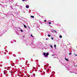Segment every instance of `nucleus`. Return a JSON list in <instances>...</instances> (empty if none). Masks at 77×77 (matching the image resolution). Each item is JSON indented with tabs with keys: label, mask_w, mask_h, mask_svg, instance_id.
I'll return each instance as SVG.
<instances>
[{
	"label": "nucleus",
	"mask_w": 77,
	"mask_h": 77,
	"mask_svg": "<svg viewBox=\"0 0 77 77\" xmlns=\"http://www.w3.org/2000/svg\"><path fill=\"white\" fill-rule=\"evenodd\" d=\"M69 54V55H71V54H72V53H70Z\"/></svg>",
	"instance_id": "nucleus-9"
},
{
	"label": "nucleus",
	"mask_w": 77,
	"mask_h": 77,
	"mask_svg": "<svg viewBox=\"0 0 77 77\" xmlns=\"http://www.w3.org/2000/svg\"><path fill=\"white\" fill-rule=\"evenodd\" d=\"M65 59L66 60H67V61H68V59H67L66 58H65Z\"/></svg>",
	"instance_id": "nucleus-7"
},
{
	"label": "nucleus",
	"mask_w": 77,
	"mask_h": 77,
	"mask_svg": "<svg viewBox=\"0 0 77 77\" xmlns=\"http://www.w3.org/2000/svg\"><path fill=\"white\" fill-rule=\"evenodd\" d=\"M48 55H49V54H48V53H47L46 54V55H45V57H47V56H48Z\"/></svg>",
	"instance_id": "nucleus-1"
},
{
	"label": "nucleus",
	"mask_w": 77,
	"mask_h": 77,
	"mask_svg": "<svg viewBox=\"0 0 77 77\" xmlns=\"http://www.w3.org/2000/svg\"><path fill=\"white\" fill-rule=\"evenodd\" d=\"M31 18H34V16H31Z\"/></svg>",
	"instance_id": "nucleus-5"
},
{
	"label": "nucleus",
	"mask_w": 77,
	"mask_h": 77,
	"mask_svg": "<svg viewBox=\"0 0 77 77\" xmlns=\"http://www.w3.org/2000/svg\"><path fill=\"white\" fill-rule=\"evenodd\" d=\"M21 32H23V30L21 29Z\"/></svg>",
	"instance_id": "nucleus-12"
},
{
	"label": "nucleus",
	"mask_w": 77,
	"mask_h": 77,
	"mask_svg": "<svg viewBox=\"0 0 77 77\" xmlns=\"http://www.w3.org/2000/svg\"><path fill=\"white\" fill-rule=\"evenodd\" d=\"M60 38H62V35H60Z\"/></svg>",
	"instance_id": "nucleus-8"
},
{
	"label": "nucleus",
	"mask_w": 77,
	"mask_h": 77,
	"mask_svg": "<svg viewBox=\"0 0 77 77\" xmlns=\"http://www.w3.org/2000/svg\"><path fill=\"white\" fill-rule=\"evenodd\" d=\"M54 47H56V45H54Z\"/></svg>",
	"instance_id": "nucleus-11"
},
{
	"label": "nucleus",
	"mask_w": 77,
	"mask_h": 77,
	"mask_svg": "<svg viewBox=\"0 0 77 77\" xmlns=\"http://www.w3.org/2000/svg\"><path fill=\"white\" fill-rule=\"evenodd\" d=\"M4 72V74H5V72Z\"/></svg>",
	"instance_id": "nucleus-20"
},
{
	"label": "nucleus",
	"mask_w": 77,
	"mask_h": 77,
	"mask_svg": "<svg viewBox=\"0 0 77 77\" xmlns=\"http://www.w3.org/2000/svg\"><path fill=\"white\" fill-rule=\"evenodd\" d=\"M49 24H51V22H49Z\"/></svg>",
	"instance_id": "nucleus-10"
},
{
	"label": "nucleus",
	"mask_w": 77,
	"mask_h": 77,
	"mask_svg": "<svg viewBox=\"0 0 77 77\" xmlns=\"http://www.w3.org/2000/svg\"><path fill=\"white\" fill-rule=\"evenodd\" d=\"M31 36L32 37H33V35H32L31 34Z\"/></svg>",
	"instance_id": "nucleus-13"
},
{
	"label": "nucleus",
	"mask_w": 77,
	"mask_h": 77,
	"mask_svg": "<svg viewBox=\"0 0 77 77\" xmlns=\"http://www.w3.org/2000/svg\"><path fill=\"white\" fill-rule=\"evenodd\" d=\"M75 56H77V55H76V54H75Z\"/></svg>",
	"instance_id": "nucleus-18"
},
{
	"label": "nucleus",
	"mask_w": 77,
	"mask_h": 77,
	"mask_svg": "<svg viewBox=\"0 0 77 77\" xmlns=\"http://www.w3.org/2000/svg\"><path fill=\"white\" fill-rule=\"evenodd\" d=\"M44 21H45V22H46V20H45Z\"/></svg>",
	"instance_id": "nucleus-19"
},
{
	"label": "nucleus",
	"mask_w": 77,
	"mask_h": 77,
	"mask_svg": "<svg viewBox=\"0 0 77 77\" xmlns=\"http://www.w3.org/2000/svg\"><path fill=\"white\" fill-rule=\"evenodd\" d=\"M51 39H52V40H53V38H51Z\"/></svg>",
	"instance_id": "nucleus-14"
},
{
	"label": "nucleus",
	"mask_w": 77,
	"mask_h": 77,
	"mask_svg": "<svg viewBox=\"0 0 77 77\" xmlns=\"http://www.w3.org/2000/svg\"><path fill=\"white\" fill-rule=\"evenodd\" d=\"M43 54L44 55V56H46V53H45V52H44L43 53Z\"/></svg>",
	"instance_id": "nucleus-4"
},
{
	"label": "nucleus",
	"mask_w": 77,
	"mask_h": 77,
	"mask_svg": "<svg viewBox=\"0 0 77 77\" xmlns=\"http://www.w3.org/2000/svg\"><path fill=\"white\" fill-rule=\"evenodd\" d=\"M48 37H50V36H51V35L50 34H48Z\"/></svg>",
	"instance_id": "nucleus-6"
},
{
	"label": "nucleus",
	"mask_w": 77,
	"mask_h": 77,
	"mask_svg": "<svg viewBox=\"0 0 77 77\" xmlns=\"http://www.w3.org/2000/svg\"><path fill=\"white\" fill-rule=\"evenodd\" d=\"M53 30L54 31V32H57L55 30Z\"/></svg>",
	"instance_id": "nucleus-16"
},
{
	"label": "nucleus",
	"mask_w": 77,
	"mask_h": 77,
	"mask_svg": "<svg viewBox=\"0 0 77 77\" xmlns=\"http://www.w3.org/2000/svg\"><path fill=\"white\" fill-rule=\"evenodd\" d=\"M46 40H47V39L46 38Z\"/></svg>",
	"instance_id": "nucleus-21"
},
{
	"label": "nucleus",
	"mask_w": 77,
	"mask_h": 77,
	"mask_svg": "<svg viewBox=\"0 0 77 77\" xmlns=\"http://www.w3.org/2000/svg\"><path fill=\"white\" fill-rule=\"evenodd\" d=\"M26 8H29V6L28 5H26Z\"/></svg>",
	"instance_id": "nucleus-2"
},
{
	"label": "nucleus",
	"mask_w": 77,
	"mask_h": 77,
	"mask_svg": "<svg viewBox=\"0 0 77 77\" xmlns=\"http://www.w3.org/2000/svg\"><path fill=\"white\" fill-rule=\"evenodd\" d=\"M23 26H24V27H25V28H27V26H26L24 25V24H23Z\"/></svg>",
	"instance_id": "nucleus-3"
},
{
	"label": "nucleus",
	"mask_w": 77,
	"mask_h": 77,
	"mask_svg": "<svg viewBox=\"0 0 77 77\" xmlns=\"http://www.w3.org/2000/svg\"><path fill=\"white\" fill-rule=\"evenodd\" d=\"M22 1H23V2H25V0H22Z\"/></svg>",
	"instance_id": "nucleus-17"
},
{
	"label": "nucleus",
	"mask_w": 77,
	"mask_h": 77,
	"mask_svg": "<svg viewBox=\"0 0 77 77\" xmlns=\"http://www.w3.org/2000/svg\"><path fill=\"white\" fill-rule=\"evenodd\" d=\"M51 48H53V46L52 45H51Z\"/></svg>",
	"instance_id": "nucleus-15"
}]
</instances>
